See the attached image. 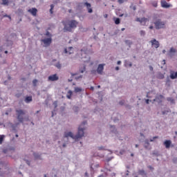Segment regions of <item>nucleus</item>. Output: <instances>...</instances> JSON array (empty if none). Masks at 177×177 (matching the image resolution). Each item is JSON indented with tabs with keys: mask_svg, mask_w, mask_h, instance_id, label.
I'll return each instance as SVG.
<instances>
[{
	"mask_svg": "<svg viewBox=\"0 0 177 177\" xmlns=\"http://www.w3.org/2000/svg\"><path fill=\"white\" fill-rule=\"evenodd\" d=\"M81 78H82V75H80L78 76H75V79L78 80H81Z\"/></svg>",
	"mask_w": 177,
	"mask_h": 177,
	"instance_id": "obj_32",
	"label": "nucleus"
},
{
	"mask_svg": "<svg viewBox=\"0 0 177 177\" xmlns=\"http://www.w3.org/2000/svg\"><path fill=\"white\" fill-rule=\"evenodd\" d=\"M84 175H85L86 177L89 176V174H88V172H86Z\"/></svg>",
	"mask_w": 177,
	"mask_h": 177,
	"instance_id": "obj_46",
	"label": "nucleus"
},
{
	"mask_svg": "<svg viewBox=\"0 0 177 177\" xmlns=\"http://www.w3.org/2000/svg\"><path fill=\"white\" fill-rule=\"evenodd\" d=\"M170 78H171V80H176V78H177V72L171 71L170 72Z\"/></svg>",
	"mask_w": 177,
	"mask_h": 177,
	"instance_id": "obj_14",
	"label": "nucleus"
},
{
	"mask_svg": "<svg viewBox=\"0 0 177 177\" xmlns=\"http://www.w3.org/2000/svg\"><path fill=\"white\" fill-rule=\"evenodd\" d=\"M3 17H8V19H12V17L10 15H4L3 16H2V15H0V19H3Z\"/></svg>",
	"mask_w": 177,
	"mask_h": 177,
	"instance_id": "obj_25",
	"label": "nucleus"
},
{
	"mask_svg": "<svg viewBox=\"0 0 177 177\" xmlns=\"http://www.w3.org/2000/svg\"><path fill=\"white\" fill-rule=\"evenodd\" d=\"M146 21H147V19L143 17V18L140 19V24H142V26H145Z\"/></svg>",
	"mask_w": 177,
	"mask_h": 177,
	"instance_id": "obj_17",
	"label": "nucleus"
},
{
	"mask_svg": "<svg viewBox=\"0 0 177 177\" xmlns=\"http://www.w3.org/2000/svg\"><path fill=\"white\" fill-rule=\"evenodd\" d=\"M46 35L47 36V37H50V32H49V31H47L46 32Z\"/></svg>",
	"mask_w": 177,
	"mask_h": 177,
	"instance_id": "obj_35",
	"label": "nucleus"
},
{
	"mask_svg": "<svg viewBox=\"0 0 177 177\" xmlns=\"http://www.w3.org/2000/svg\"><path fill=\"white\" fill-rule=\"evenodd\" d=\"M103 70H104V64H99L98 67L97 68V74H102Z\"/></svg>",
	"mask_w": 177,
	"mask_h": 177,
	"instance_id": "obj_9",
	"label": "nucleus"
},
{
	"mask_svg": "<svg viewBox=\"0 0 177 177\" xmlns=\"http://www.w3.org/2000/svg\"><path fill=\"white\" fill-rule=\"evenodd\" d=\"M154 139H158V136H154V137L153 138V139H151V140H150V142H153V141H154Z\"/></svg>",
	"mask_w": 177,
	"mask_h": 177,
	"instance_id": "obj_33",
	"label": "nucleus"
},
{
	"mask_svg": "<svg viewBox=\"0 0 177 177\" xmlns=\"http://www.w3.org/2000/svg\"><path fill=\"white\" fill-rule=\"evenodd\" d=\"M4 138H5L4 135H0V145H2V142H3Z\"/></svg>",
	"mask_w": 177,
	"mask_h": 177,
	"instance_id": "obj_26",
	"label": "nucleus"
},
{
	"mask_svg": "<svg viewBox=\"0 0 177 177\" xmlns=\"http://www.w3.org/2000/svg\"><path fill=\"white\" fill-rule=\"evenodd\" d=\"M153 28H154V26H149V30H153Z\"/></svg>",
	"mask_w": 177,
	"mask_h": 177,
	"instance_id": "obj_45",
	"label": "nucleus"
},
{
	"mask_svg": "<svg viewBox=\"0 0 177 177\" xmlns=\"http://www.w3.org/2000/svg\"><path fill=\"white\" fill-rule=\"evenodd\" d=\"M89 53H91V50L82 49L80 52L81 59L82 62L84 63H88L91 60V57H89Z\"/></svg>",
	"mask_w": 177,
	"mask_h": 177,
	"instance_id": "obj_4",
	"label": "nucleus"
},
{
	"mask_svg": "<svg viewBox=\"0 0 177 177\" xmlns=\"http://www.w3.org/2000/svg\"><path fill=\"white\" fill-rule=\"evenodd\" d=\"M55 67H57V68H62V64L58 62L57 64H55Z\"/></svg>",
	"mask_w": 177,
	"mask_h": 177,
	"instance_id": "obj_31",
	"label": "nucleus"
},
{
	"mask_svg": "<svg viewBox=\"0 0 177 177\" xmlns=\"http://www.w3.org/2000/svg\"><path fill=\"white\" fill-rule=\"evenodd\" d=\"M167 100L168 102H170L171 103H172L173 104H175V100H174L172 97H167Z\"/></svg>",
	"mask_w": 177,
	"mask_h": 177,
	"instance_id": "obj_24",
	"label": "nucleus"
},
{
	"mask_svg": "<svg viewBox=\"0 0 177 177\" xmlns=\"http://www.w3.org/2000/svg\"><path fill=\"white\" fill-rule=\"evenodd\" d=\"M117 64H121V61H118Z\"/></svg>",
	"mask_w": 177,
	"mask_h": 177,
	"instance_id": "obj_51",
	"label": "nucleus"
},
{
	"mask_svg": "<svg viewBox=\"0 0 177 177\" xmlns=\"http://www.w3.org/2000/svg\"><path fill=\"white\" fill-rule=\"evenodd\" d=\"M163 99H164V95H156V98L153 100V102H157V103H162Z\"/></svg>",
	"mask_w": 177,
	"mask_h": 177,
	"instance_id": "obj_8",
	"label": "nucleus"
},
{
	"mask_svg": "<svg viewBox=\"0 0 177 177\" xmlns=\"http://www.w3.org/2000/svg\"><path fill=\"white\" fill-rule=\"evenodd\" d=\"M17 113V120L19 122H24V118L23 115H26V111L23 109H17L16 111Z\"/></svg>",
	"mask_w": 177,
	"mask_h": 177,
	"instance_id": "obj_5",
	"label": "nucleus"
},
{
	"mask_svg": "<svg viewBox=\"0 0 177 177\" xmlns=\"http://www.w3.org/2000/svg\"><path fill=\"white\" fill-rule=\"evenodd\" d=\"M64 52H65V53H68V51L67 50V48L64 49Z\"/></svg>",
	"mask_w": 177,
	"mask_h": 177,
	"instance_id": "obj_48",
	"label": "nucleus"
},
{
	"mask_svg": "<svg viewBox=\"0 0 177 177\" xmlns=\"http://www.w3.org/2000/svg\"><path fill=\"white\" fill-rule=\"evenodd\" d=\"M119 3H124V0H118Z\"/></svg>",
	"mask_w": 177,
	"mask_h": 177,
	"instance_id": "obj_39",
	"label": "nucleus"
},
{
	"mask_svg": "<svg viewBox=\"0 0 177 177\" xmlns=\"http://www.w3.org/2000/svg\"><path fill=\"white\" fill-rule=\"evenodd\" d=\"M98 177H104V176L103 174H101Z\"/></svg>",
	"mask_w": 177,
	"mask_h": 177,
	"instance_id": "obj_57",
	"label": "nucleus"
},
{
	"mask_svg": "<svg viewBox=\"0 0 177 177\" xmlns=\"http://www.w3.org/2000/svg\"><path fill=\"white\" fill-rule=\"evenodd\" d=\"M152 93L149 92L147 95V97H151L150 95H151Z\"/></svg>",
	"mask_w": 177,
	"mask_h": 177,
	"instance_id": "obj_42",
	"label": "nucleus"
},
{
	"mask_svg": "<svg viewBox=\"0 0 177 177\" xmlns=\"http://www.w3.org/2000/svg\"><path fill=\"white\" fill-rule=\"evenodd\" d=\"M149 70H150V71H153V66H149Z\"/></svg>",
	"mask_w": 177,
	"mask_h": 177,
	"instance_id": "obj_44",
	"label": "nucleus"
},
{
	"mask_svg": "<svg viewBox=\"0 0 177 177\" xmlns=\"http://www.w3.org/2000/svg\"><path fill=\"white\" fill-rule=\"evenodd\" d=\"M71 75H72V77H74V76L77 75V74L71 73Z\"/></svg>",
	"mask_w": 177,
	"mask_h": 177,
	"instance_id": "obj_50",
	"label": "nucleus"
},
{
	"mask_svg": "<svg viewBox=\"0 0 177 177\" xmlns=\"http://www.w3.org/2000/svg\"><path fill=\"white\" fill-rule=\"evenodd\" d=\"M71 96H73V91L71 90L68 91V95H66V97L68 99H71Z\"/></svg>",
	"mask_w": 177,
	"mask_h": 177,
	"instance_id": "obj_21",
	"label": "nucleus"
},
{
	"mask_svg": "<svg viewBox=\"0 0 177 177\" xmlns=\"http://www.w3.org/2000/svg\"><path fill=\"white\" fill-rule=\"evenodd\" d=\"M34 156L35 158H39V155H38L37 153H34Z\"/></svg>",
	"mask_w": 177,
	"mask_h": 177,
	"instance_id": "obj_36",
	"label": "nucleus"
},
{
	"mask_svg": "<svg viewBox=\"0 0 177 177\" xmlns=\"http://www.w3.org/2000/svg\"><path fill=\"white\" fill-rule=\"evenodd\" d=\"M52 10H53V8H51L50 9V13H53V11H52Z\"/></svg>",
	"mask_w": 177,
	"mask_h": 177,
	"instance_id": "obj_56",
	"label": "nucleus"
},
{
	"mask_svg": "<svg viewBox=\"0 0 177 177\" xmlns=\"http://www.w3.org/2000/svg\"><path fill=\"white\" fill-rule=\"evenodd\" d=\"M160 3L162 8H164L165 9H168L169 8H171V6H172V5L168 3L165 0H162L160 1Z\"/></svg>",
	"mask_w": 177,
	"mask_h": 177,
	"instance_id": "obj_7",
	"label": "nucleus"
},
{
	"mask_svg": "<svg viewBox=\"0 0 177 177\" xmlns=\"http://www.w3.org/2000/svg\"><path fill=\"white\" fill-rule=\"evenodd\" d=\"M112 158H109L106 160V162H109V161H111Z\"/></svg>",
	"mask_w": 177,
	"mask_h": 177,
	"instance_id": "obj_40",
	"label": "nucleus"
},
{
	"mask_svg": "<svg viewBox=\"0 0 177 177\" xmlns=\"http://www.w3.org/2000/svg\"><path fill=\"white\" fill-rule=\"evenodd\" d=\"M162 53H165V50H162Z\"/></svg>",
	"mask_w": 177,
	"mask_h": 177,
	"instance_id": "obj_62",
	"label": "nucleus"
},
{
	"mask_svg": "<svg viewBox=\"0 0 177 177\" xmlns=\"http://www.w3.org/2000/svg\"><path fill=\"white\" fill-rule=\"evenodd\" d=\"M57 80H59V77L57 76V74H54L48 77V81L53 82V81H57Z\"/></svg>",
	"mask_w": 177,
	"mask_h": 177,
	"instance_id": "obj_12",
	"label": "nucleus"
},
{
	"mask_svg": "<svg viewBox=\"0 0 177 177\" xmlns=\"http://www.w3.org/2000/svg\"><path fill=\"white\" fill-rule=\"evenodd\" d=\"M140 18H137L136 19V21H138L139 23H140Z\"/></svg>",
	"mask_w": 177,
	"mask_h": 177,
	"instance_id": "obj_43",
	"label": "nucleus"
},
{
	"mask_svg": "<svg viewBox=\"0 0 177 177\" xmlns=\"http://www.w3.org/2000/svg\"><path fill=\"white\" fill-rule=\"evenodd\" d=\"M86 70V68L85 67V66H82V67L79 69V71H80V73H85Z\"/></svg>",
	"mask_w": 177,
	"mask_h": 177,
	"instance_id": "obj_20",
	"label": "nucleus"
},
{
	"mask_svg": "<svg viewBox=\"0 0 177 177\" xmlns=\"http://www.w3.org/2000/svg\"><path fill=\"white\" fill-rule=\"evenodd\" d=\"M121 30L122 31H125V28H122Z\"/></svg>",
	"mask_w": 177,
	"mask_h": 177,
	"instance_id": "obj_58",
	"label": "nucleus"
},
{
	"mask_svg": "<svg viewBox=\"0 0 177 177\" xmlns=\"http://www.w3.org/2000/svg\"><path fill=\"white\" fill-rule=\"evenodd\" d=\"M37 83H38V80H37V79L33 80L32 84L34 86H37Z\"/></svg>",
	"mask_w": 177,
	"mask_h": 177,
	"instance_id": "obj_29",
	"label": "nucleus"
},
{
	"mask_svg": "<svg viewBox=\"0 0 177 177\" xmlns=\"http://www.w3.org/2000/svg\"><path fill=\"white\" fill-rule=\"evenodd\" d=\"M149 100H146V103H147V104H149Z\"/></svg>",
	"mask_w": 177,
	"mask_h": 177,
	"instance_id": "obj_52",
	"label": "nucleus"
},
{
	"mask_svg": "<svg viewBox=\"0 0 177 177\" xmlns=\"http://www.w3.org/2000/svg\"><path fill=\"white\" fill-rule=\"evenodd\" d=\"M94 89H95V88H94L93 86H91V91H93Z\"/></svg>",
	"mask_w": 177,
	"mask_h": 177,
	"instance_id": "obj_54",
	"label": "nucleus"
},
{
	"mask_svg": "<svg viewBox=\"0 0 177 177\" xmlns=\"http://www.w3.org/2000/svg\"><path fill=\"white\" fill-rule=\"evenodd\" d=\"M124 101H120V102H119V104H120L121 106H122V105L124 104Z\"/></svg>",
	"mask_w": 177,
	"mask_h": 177,
	"instance_id": "obj_41",
	"label": "nucleus"
},
{
	"mask_svg": "<svg viewBox=\"0 0 177 177\" xmlns=\"http://www.w3.org/2000/svg\"><path fill=\"white\" fill-rule=\"evenodd\" d=\"M153 6H154V8H157V3H154Z\"/></svg>",
	"mask_w": 177,
	"mask_h": 177,
	"instance_id": "obj_47",
	"label": "nucleus"
},
{
	"mask_svg": "<svg viewBox=\"0 0 177 177\" xmlns=\"http://www.w3.org/2000/svg\"><path fill=\"white\" fill-rule=\"evenodd\" d=\"M75 92L78 93V92H82V88L80 87H76L75 88Z\"/></svg>",
	"mask_w": 177,
	"mask_h": 177,
	"instance_id": "obj_27",
	"label": "nucleus"
},
{
	"mask_svg": "<svg viewBox=\"0 0 177 177\" xmlns=\"http://www.w3.org/2000/svg\"><path fill=\"white\" fill-rule=\"evenodd\" d=\"M62 24L64 26V32H71L78 26V21L74 19L62 21Z\"/></svg>",
	"mask_w": 177,
	"mask_h": 177,
	"instance_id": "obj_2",
	"label": "nucleus"
},
{
	"mask_svg": "<svg viewBox=\"0 0 177 177\" xmlns=\"http://www.w3.org/2000/svg\"><path fill=\"white\" fill-rule=\"evenodd\" d=\"M101 0H95L96 2H100Z\"/></svg>",
	"mask_w": 177,
	"mask_h": 177,
	"instance_id": "obj_60",
	"label": "nucleus"
},
{
	"mask_svg": "<svg viewBox=\"0 0 177 177\" xmlns=\"http://www.w3.org/2000/svg\"><path fill=\"white\" fill-rule=\"evenodd\" d=\"M124 16V14L119 15V17H122Z\"/></svg>",
	"mask_w": 177,
	"mask_h": 177,
	"instance_id": "obj_53",
	"label": "nucleus"
},
{
	"mask_svg": "<svg viewBox=\"0 0 177 177\" xmlns=\"http://www.w3.org/2000/svg\"><path fill=\"white\" fill-rule=\"evenodd\" d=\"M115 70H116L117 71H118V70H120V67L116 66V67H115Z\"/></svg>",
	"mask_w": 177,
	"mask_h": 177,
	"instance_id": "obj_49",
	"label": "nucleus"
},
{
	"mask_svg": "<svg viewBox=\"0 0 177 177\" xmlns=\"http://www.w3.org/2000/svg\"><path fill=\"white\" fill-rule=\"evenodd\" d=\"M86 122H83V123L79 127L77 134L74 136V134L71 132H65L64 135V138H71L72 139H75V140H78V139H81L84 136V131H85V127H82V125H85Z\"/></svg>",
	"mask_w": 177,
	"mask_h": 177,
	"instance_id": "obj_1",
	"label": "nucleus"
},
{
	"mask_svg": "<svg viewBox=\"0 0 177 177\" xmlns=\"http://www.w3.org/2000/svg\"><path fill=\"white\" fill-rule=\"evenodd\" d=\"M156 30H161V28H165V22L162 21L161 19H158L153 22Z\"/></svg>",
	"mask_w": 177,
	"mask_h": 177,
	"instance_id": "obj_6",
	"label": "nucleus"
},
{
	"mask_svg": "<svg viewBox=\"0 0 177 177\" xmlns=\"http://www.w3.org/2000/svg\"><path fill=\"white\" fill-rule=\"evenodd\" d=\"M28 12H29V13H30L32 16H37L38 9H37L36 8H32L29 9Z\"/></svg>",
	"mask_w": 177,
	"mask_h": 177,
	"instance_id": "obj_11",
	"label": "nucleus"
},
{
	"mask_svg": "<svg viewBox=\"0 0 177 177\" xmlns=\"http://www.w3.org/2000/svg\"><path fill=\"white\" fill-rule=\"evenodd\" d=\"M140 34L141 37H145L146 35V32L145 30H140Z\"/></svg>",
	"mask_w": 177,
	"mask_h": 177,
	"instance_id": "obj_28",
	"label": "nucleus"
},
{
	"mask_svg": "<svg viewBox=\"0 0 177 177\" xmlns=\"http://www.w3.org/2000/svg\"><path fill=\"white\" fill-rule=\"evenodd\" d=\"M171 143H172V142H171V140H165L164 142V145H165L166 149H169V147H171Z\"/></svg>",
	"mask_w": 177,
	"mask_h": 177,
	"instance_id": "obj_15",
	"label": "nucleus"
},
{
	"mask_svg": "<svg viewBox=\"0 0 177 177\" xmlns=\"http://www.w3.org/2000/svg\"><path fill=\"white\" fill-rule=\"evenodd\" d=\"M175 53H176V49L171 48L169 53V57H172L173 56H175Z\"/></svg>",
	"mask_w": 177,
	"mask_h": 177,
	"instance_id": "obj_13",
	"label": "nucleus"
},
{
	"mask_svg": "<svg viewBox=\"0 0 177 177\" xmlns=\"http://www.w3.org/2000/svg\"><path fill=\"white\" fill-rule=\"evenodd\" d=\"M113 21L115 24L118 25L121 23V19L120 18L113 17Z\"/></svg>",
	"mask_w": 177,
	"mask_h": 177,
	"instance_id": "obj_18",
	"label": "nucleus"
},
{
	"mask_svg": "<svg viewBox=\"0 0 177 177\" xmlns=\"http://www.w3.org/2000/svg\"><path fill=\"white\" fill-rule=\"evenodd\" d=\"M162 113L163 115H165V114H168V113H169V110H167V111H162Z\"/></svg>",
	"mask_w": 177,
	"mask_h": 177,
	"instance_id": "obj_34",
	"label": "nucleus"
},
{
	"mask_svg": "<svg viewBox=\"0 0 177 177\" xmlns=\"http://www.w3.org/2000/svg\"><path fill=\"white\" fill-rule=\"evenodd\" d=\"M4 53H8V50H6V51L4 52Z\"/></svg>",
	"mask_w": 177,
	"mask_h": 177,
	"instance_id": "obj_63",
	"label": "nucleus"
},
{
	"mask_svg": "<svg viewBox=\"0 0 177 177\" xmlns=\"http://www.w3.org/2000/svg\"><path fill=\"white\" fill-rule=\"evenodd\" d=\"M98 150H104V147H99Z\"/></svg>",
	"mask_w": 177,
	"mask_h": 177,
	"instance_id": "obj_37",
	"label": "nucleus"
},
{
	"mask_svg": "<svg viewBox=\"0 0 177 177\" xmlns=\"http://www.w3.org/2000/svg\"><path fill=\"white\" fill-rule=\"evenodd\" d=\"M175 134L177 135V131H175Z\"/></svg>",
	"mask_w": 177,
	"mask_h": 177,
	"instance_id": "obj_64",
	"label": "nucleus"
},
{
	"mask_svg": "<svg viewBox=\"0 0 177 177\" xmlns=\"http://www.w3.org/2000/svg\"><path fill=\"white\" fill-rule=\"evenodd\" d=\"M162 64H165V59L162 62Z\"/></svg>",
	"mask_w": 177,
	"mask_h": 177,
	"instance_id": "obj_55",
	"label": "nucleus"
},
{
	"mask_svg": "<svg viewBox=\"0 0 177 177\" xmlns=\"http://www.w3.org/2000/svg\"><path fill=\"white\" fill-rule=\"evenodd\" d=\"M41 41L44 45H50L52 44V37L44 38Z\"/></svg>",
	"mask_w": 177,
	"mask_h": 177,
	"instance_id": "obj_10",
	"label": "nucleus"
},
{
	"mask_svg": "<svg viewBox=\"0 0 177 177\" xmlns=\"http://www.w3.org/2000/svg\"><path fill=\"white\" fill-rule=\"evenodd\" d=\"M1 5L8 6V5H9V0H2Z\"/></svg>",
	"mask_w": 177,
	"mask_h": 177,
	"instance_id": "obj_23",
	"label": "nucleus"
},
{
	"mask_svg": "<svg viewBox=\"0 0 177 177\" xmlns=\"http://www.w3.org/2000/svg\"><path fill=\"white\" fill-rule=\"evenodd\" d=\"M71 12H73L72 10H68V12H69V13H71Z\"/></svg>",
	"mask_w": 177,
	"mask_h": 177,
	"instance_id": "obj_59",
	"label": "nucleus"
},
{
	"mask_svg": "<svg viewBox=\"0 0 177 177\" xmlns=\"http://www.w3.org/2000/svg\"><path fill=\"white\" fill-rule=\"evenodd\" d=\"M0 52H2V47H0Z\"/></svg>",
	"mask_w": 177,
	"mask_h": 177,
	"instance_id": "obj_61",
	"label": "nucleus"
},
{
	"mask_svg": "<svg viewBox=\"0 0 177 177\" xmlns=\"http://www.w3.org/2000/svg\"><path fill=\"white\" fill-rule=\"evenodd\" d=\"M86 6L88 10V13H93V10L92 9V5L88 2L85 3H79L77 5V10H82L84 7Z\"/></svg>",
	"mask_w": 177,
	"mask_h": 177,
	"instance_id": "obj_3",
	"label": "nucleus"
},
{
	"mask_svg": "<svg viewBox=\"0 0 177 177\" xmlns=\"http://www.w3.org/2000/svg\"><path fill=\"white\" fill-rule=\"evenodd\" d=\"M72 49H73V47L69 48V50H70L69 55H71V53H73V51H71Z\"/></svg>",
	"mask_w": 177,
	"mask_h": 177,
	"instance_id": "obj_38",
	"label": "nucleus"
},
{
	"mask_svg": "<svg viewBox=\"0 0 177 177\" xmlns=\"http://www.w3.org/2000/svg\"><path fill=\"white\" fill-rule=\"evenodd\" d=\"M124 44H126V45H132L133 41H132V40L127 39L124 41Z\"/></svg>",
	"mask_w": 177,
	"mask_h": 177,
	"instance_id": "obj_22",
	"label": "nucleus"
},
{
	"mask_svg": "<svg viewBox=\"0 0 177 177\" xmlns=\"http://www.w3.org/2000/svg\"><path fill=\"white\" fill-rule=\"evenodd\" d=\"M130 9H133V10H136V6H133V3L130 6Z\"/></svg>",
	"mask_w": 177,
	"mask_h": 177,
	"instance_id": "obj_30",
	"label": "nucleus"
},
{
	"mask_svg": "<svg viewBox=\"0 0 177 177\" xmlns=\"http://www.w3.org/2000/svg\"><path fill=\"white\" fill-rule=\"evenodd\" d=\"M26 103H30V102H32V97L31 96H28L25 99Z\"/></svg>",
	"mask_w": 177,
	"mask_h": 177,
	"instance_id": "obj_19",
	"label": "nucleus"
},
{
	"mask_svg": "<svg viewBox=\"0 0 177 177\" xmlns=\"http://www.w3.org/2000/svg\"><path fill=\"white\" fill-rule=\"evenodd\" d=\"M149 44H151V45H160V42L156 39L149 41Z\"/></svg>",
	"mask_w": 177,
	"mask_h": 177,
	"instance_id": "obj_16",
	"label": "nucleus"
}]
</instances>
